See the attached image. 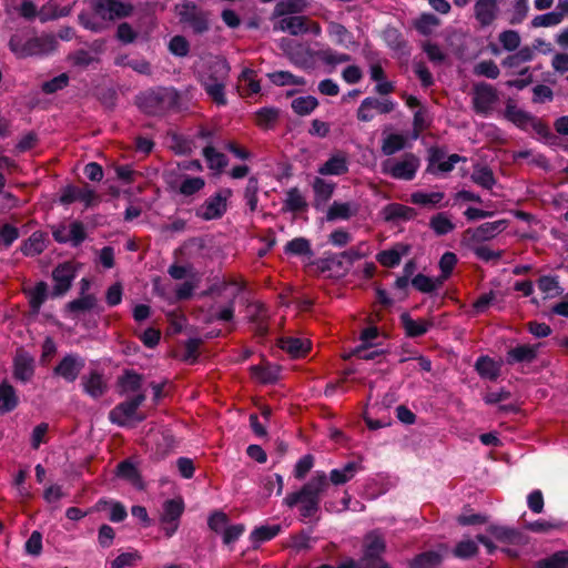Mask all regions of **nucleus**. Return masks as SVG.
<instances>
[{
	"label": "nucleus",
	"mask_w": 568,
	"mask_h": 568,
	"mask_svg": "<svg viewBox=\"0 0 568 568\" xmlns=\"http://www.w3.org/2000/svg\"><path fill=\"white\" fill-rule=\"evenodd\" d=\"M267 78L270 81L277 87H287V85H298L304 87L306 84V80L302 77L294 75L290 71H274L267 73Z\"/></svg>",
	"instance_id": "nucleus-38"
},
{
	"label": "nucleus",
	"mask_w": 568,
	"mask_h": 568,
	"mask_svg": "<svg viewBox=\"0 0 568 568\" xmlns=\"http://www.w3.org/2000/svg\"><path fill=\"white\" fill-rule=\"evenodd\" d=\"M184 511L182 498L168 499L162 505L160 514L161 528L166 538H171L180 526V518Z\"/></svg>",
	"instance_id": "nucleus-10"
},
{
	"label": "nucleus",
	"mask_w": 568,
	"mask_h": 568,
	"mask_svg": "<svg viewBox=\"0 0 568 568\" xmlns=\"http://www.w3.org/2000/svg\"><path fill=\"white\" fill-rule=\"evenodd\" d=\"M92 9L105 23L129 17L133 11V7L130 3L120 0H93Z\"/></svg>",
	"instance_id": "nucleus-11"
},
{
	"label": "nucleus",
	"mask_w": 568,
	"mask_h": 568,
	"mask_svg": "<svg viewBox=\"0 0 568 568\" xmlns=\"http://www.w3.org/2000/svg\"><path fill=\"white\" fill-rule=\"evenodd\" d=\"M477 552L478 546L471 539L459 541L453 550L454 556L460 559H468L470 557H474Z\"/></svg>",
	"instance_id": "nucleus-64"
},
{
	"label": "nucleus",
	"mask_w": 568,
	"mask_h": 568,
	"mask_svg": "<svg viewBox=\"0 0 568 568\" xmlns=\"http://www.w3.org/2000/svg\"><path fill=\"white\" fill-rule=\"evenodd\" d=\"M71 12V4L67 3L60 6V0H50L45 6L39 10V19L42 22L54 20L65 17Z\"/></svg>",
	"instance_id": "nucleus-30"
},
{
	"label": "nucleus",
	"mask_w": 568,
	"mask_h": 568,
	"mask_svg": "<svg viewBox=\"0 0 568 568\" xmlns=\"http://www.w3.org/2000/svg\"><path fill=\"white\" fill-rule=\"evenodd\" d=\"M285 253L292 255H312L311 244L304 237H296L287 242Z\"/></svg>",
	"instance_id": "nucleus-61"
},
{
	"label": "nucleus",
	"mask_w": 568,
	"mask_h": 568,
	"mask_svg": "<svg viewBox=\"0 0 568 568\" xmlns=\"http://www.w3.org/2000/svg\"><path fill=\"white\" fill-rule=\"evenodd\" d=\"M395 109V102L385 99L378 100L376 98H365L359 108L357 109V119L361 122H369L374 119L375 113L387 114Z\"/></svg>",
	"instance_id": "nucleus-14"
},
{
	"label": "nucleus",
	"mask_w": 568,
	"mask_h": 568,
	"mask_svg": "<svg viewBox=\"0 0 568 568\" xmlns=\"http://www.w3.org/2000/svg\"><path fill=\"white\" fill-rule=\"evenodd\" d=\"M307 7L306 0H281L275 6V13L277 16H285L292 13L303 12Z\"/></svg>",
	"instance_id": "nucleus-49"
},
{
	"label": "nucleus",
	"mask_w": 568,
	"mask_h": 568,
	"mask_svg": "<svg viewBox=\"0 0 568 568\" xmlns=\"http://www.w3.org/2000/svg\"><path fill=\"white\" fill-rule=\"evenodd\" d=\"M59 201L63 205L81 202L85 207H91L98 203L99 195L88 184L82 187L70 184L61 190Z\"/></svg>",
	"instance_id": "nucleus-12"
},
{
	"label": "nucleus",
	"mask_w": 568,
	"mask_h": 568,
	"mask_svg": "<svg viewBox=\"0 0 568 568\" xmlns=\"http://www.w3.org/2000/svg\"><path fill=\"white\" fill-rule=\"evenodd\" d=\"M85 362L78 354H67L61 358L58 365L53 368V374L61 377L67 383H73L78 379L81 371L84 368Z\"/></svg>",
	"instance_id": "nucleus-13"
},
{
	"label": "nucleus",
	"mask_w": 568,
	"mask_h": 568,
	"mask_svg": "<svg viewBox=\"0 0 568 568\" xmlns=\"http://www.w3.org/2000/svg\"><path fill=\"white\" fill-rule=\"evenodd\" d=\"M442 562V556L436 551H426L414 558L410 568H437Z\"/></svg>",
	"instance_id": "nucleus-51"
},
{
	"label": "nucleus",
	"mask_w": 568,
	"mask_h": 568,
	"mask_svg": "<svg viewBox=\"0 0 568 568\" xmlns=\"http://www.w3.org/2000/svg\"><path fill=\"white\" fill-rule=\"evenodd\" d=\"M363 469L359 462H348L341 468H334L329 471L327 480L329 486H342L351 481L358 471Z\"/></svg>",
	"instance_id": "nucleus-19"
},
{
	"label": "nucleus",
	"mask_w": 568,
	"mask_h": 568,
	"mask_svg": "<svg viewBox=\"0 0 568 568\" xmlns=\"http://www.w3.org/2000/svg\"><path fill=\"white\" fill-rule=\"evenodd\" d=\"M429 227L437 236H444L452 233L456 225L448 212H439L429 219Z\"/></svg>",
	"instance_id": "nucleus-34"
},
{
	"label": "nucleus",
	"mask_w": 568,
	"mask_h": 568,
	"mask_svg": "<svg viewBox=\"0 0 568 568\" xmlns=\"http://www.w3.org/2000/svg\"><path fill=\"white\" fill-rule=\"evenodd\" d=\"M116 474L133 485H138L141 481L136 467L130 460L121 462L116 467Z\"/></svg>",
	"instance_id": "nucleus-62"
},
{
	"label": "nucleus",
	"mask_w": 568,
	"mask_h": 568,
	"mask_svg": "<svg viewBox=\"0 0 568 568\" xmlns=\"http://www.w3.org/2000/svg\"><path fill=\"white\" fill-rule=\"evenodd\" d=\"M115 65L129 67L140 74H150L151 65L143 58H130L128 54H120L114 60Z\"/></svg>",
	"instance_id": "nucleus-40"
},
{
	"label": "nucleus",
	"mask_w": 568,
	"mask_h": 568,
	"mask_svg": "<svg viewBox=\"0 0 568 568\" xmlns=\"http://www.w3.org/2000/svg\"><path fill=\"white\" fill-rule=\"evenodd\" d=\"M203 156L211 170L221 171L227 165L226 156L213 146H205L203 149Z\"/></svg>",
	"instance_id": "nucleus-52"
},
{
	"label": "nucleus",
	"mask_w": 568,
	"mask_h": 568,
	"mask_svg": "<svg viewBox=\"0 0 568 568\" xmlns=\"http://www.w3.org/2000/svg\"><path fill=\"white\" fill-rule=\"evenodd\" d=\"M81 385L83 392L94 399L102 397L108 390V382L104 374L97 369H92L88 374H84L81 377Z\"/></svg>",
	"instance_id": "nucleus-16"
},
{
	"label": "nucleus",
	"mask_w": 568,
	"mask_h": 568,
	"mask_svg": "<svg viewBox=\"0 0 568 568\" xmlns=\"http://www.w3.org/2000/svg\"><path fill=\"white\" fill-rule=\"evenodd\" d=\"M247 312H248L251 321L256 324V332L260 335H265L268 329V327H267L268 312H267L266 306L261 302H254L247 306Z\"/></svg>",
	"instance_id": "nucleus-28"
},
{
	"label": "nucleus",
	"mask_w": 568,
	"mask_h": 568,
	"mask_svg": "<svg viewBox=\"0 0 568 568\" xmlns=\"http://www.w3.org/2000/svg\"><path fill=\"white\" fill-rule=\"evenodd\" d=\"M470 179L474 183L486 190H491L496 184V179L491 169L486 165L475 166Z\"/></svg>",
	"instance_id": "nucleus-41"
},
{
	"label": "nucleus",
	"mask_w": 568,
	"mask_h": 568,
	"mask_svg": "<svg viewBox=\"0 0 568 568\" xmlns=\"http://www.w3.org/2000/svg\"><path fill=\"white\" fill-rule=\"evenodd\" d=\"M291 106L297 115L306 116L318 106V100L313 95L298 97L292 101Z\"/></svg>",
	"instance_id": "nucleus-44"
},
{
	"label": "nucleus",
	"mask_w": 568,
	"mask_h": 568,
	"mask_svg": "<svg viewBox=\"0 0 568 568\" xmlns=\"http://www.w3.org/2000/svg\"><path fill=\"white\" fill-rule=\"evenodd\" d=\"M440 23V20L433 13H423L415 21V29L423 36L430 34Z\"/></svg>",
	"instance_id": "nucleus-50"
},
{
	"label": "nucleus",
	"mask_w": 568,
	"mask_h": 568,
	"mask_svg": "<svg viewBox=\"0 0 568 568\" xmlns=\"http://www.w3.org/2000/svg\"><path fill=\"white\" fill-rule=\"evenodd\" d=\"M97 304V298L91 295H82L81 297L73 300L68 303L67 308L69 312L73 314L83 313L87 311H91Z\"/></svg>",
	"instance_id": "nucleus-56"
},
{
	"label": "nucleus",
	"mask_w": 568,
	"mask_h": 568,
	"mask_svg": "<svg viewBox=\"0 0 568 568\" xmlns=\"http://www.w3.org/2000/svg\"><path fill=\"white\" fill-rule=\"evenodd\" d=\"M145 400L143 393L136 394L134 397L118 404L109 413L111 423L119 426H128L133 422H142L143 415L138 414V408Z\"/></svg>",
	"instance_id": "nucleus-6"
},
{
	"label": "nucleus",
	"mask_w": 568,
	"mask_h": 568,
	"mask_svg": "<svg viewBox=\"0 0 568 568\" xmlns=\"http://www.w3.org/2000/svg\"><path fill=\"white\" fill-rule=\"evenodd\" d=\"M400 323L405 329V334L413 338L425 335L434 325L429 320H414L408 313L400 315Z\"/></svg>",
	"instance_id": "nucleus-23"
},
{
	"label": "nucleus",
	"mask_w": 568,
	"mask_h": 568,
	"mask_svg": "<svg viewBox=\"0 0 568 568\" xmlns=\"http://www.w3.org/2000/svg\"><path fill=\"white\" fill-rule=\"evenodd\" d=\"M231 195L232 191L230 189H223L211 195L196 209V216L204 221L222 217L227 210V200Z\"/></svg>",
	"instance_id": "nucleus-9"
},
{
	"label": "nucleus",
	"mask_w": 568,
	"mask_h": 568,
	"mask_svg": "<svg viewBox=\"0 0 568 568\" xmlns=\"http://www.w3.org/2000/svg\"><path fill=\"white\" fill-rule=\"evenodd\" d=\"M487 530L497 540L504 542H516L520 538L518 530L505 526L490 525Z\"/></svg>",
	"instance_id": "nucleus-54"
},
{
	"label": "nucleus",
	"mask_w": 568,
	"mask_h": 568,
	"mask_svg": "<svg viewBox=\"0 0 568 568\" xmlns=\"http://www.w3.org/2000/svg\"><path fill=\"white\" fill-rule=\"evenodd\" d=\"M538 347L537 345H518L507 352L506 361L508 364H515V363H531L536 359L538 354Z\"/></svg>",
	"instance_id": "nucleus-25"
},
{
	"label": "nucleus",
	"mask_w": 568,
	"mask_h": 568,
	"mask_svg": "<svg viewBox=\"0 0 568 568\" xmlns=\"http://www.w3.org/2000/svg\"><path fill=\"white\" fill-rule=\"evenodd\" d=\"M278 344L283 351L296 358L306 355L311 348L310 342L300 337H282Z\"/></svg>",
	"instance_id": "nucleus-29"
},
{
	"label": "nucleus",
	"mask_w": 568,
	"mask_h": 568,
	"mask_svg": "<svg viewBox=\"0 0 568 568\" xmlns=\"http://www.w3.org/2000/svg\"><path fill=\"white\" fill-rule=\"evenodd\" d=\"M180 22L186 24L196 34L209 30V14L192 2H185L175 7Z\"/></svg>",
	"instance_id": "nucleus-7"
},
{
	"label": "nucleus",
	"mask_w": 568,
	"mask_h": 568,
	"mask_svg": "<svg viewBox=\"0 0 568 568\" xmlns=\"http://www.w3.org/2000/svg\"><path fill=\"white\" fill-rule=\"evenodd\" d=\"M280 531H281L280 525L260 526V527H256L251 532V540L254 544L264 542V541L273 539L275 536L278 535Z\"/></svg>",
	"instance_id": "nucleus-57"
},
{
	"label": "nucleus",
	"mask_w": 568,
	"mask_h": 568,
	"mask_svg": "<svg viewBox=\"0 0 568 568\" xmlns=\"http://www.w3.org/2000/svg\"><path fill=\"white\" fill-rule=\"evenodd\" d=\"M363 548L361 568H389L382 558L386 544L378 531L374 530L365 536Z\"/></svg>",
	"instance_id": "nucleus-5"
},
{
	"label": "nucleus",
	"mask_w": 568,
	"mask_h": 568,
	"mask_svg": "<svg viewBox=\"0 0 568 568\" xmlns=\"http://www.w3.org/2000/svg\"><path fill=\"white\" fill-rule=\"evenodd\" d=\"M230 65L225 60H216L211 62L207 68L197 74L201 85L207 87L219 82H227Z\"/></svg>",
	"instance_id": "nucleus-15"
},
{
	"label": "nucleus",
	"mask_w": 568,
	"mask_h": 568,
	"mask_svg": "<svg viewBox=\"0 0 568 568\" xmlns=\"http://www.w3.org/2000/svg\"><path fill=\"white\" fill-rule=\"evenodd\" d=\"M328 489L326 473L317 470L298 490L287 494L283 503L288 508L298 506L301 517L312 518L320 511L321 499Z\"/></svg>",
	"instance_id": "nucleus-1"
},
{
	"label": "nucleus",
	"mask_w": 568,
	"mask_h": 568,
	"mask_svg": "<svg viewBox=\"0 0 568 568\" xmlns=\"http://www.w3.org/2000/svg\"><path fill=\"white\" fill-rule=\"evenodd\" d=\"M284 205L291 212H301L307 207L305 197L297 187H292L286 192Z\"/></svg>",
	"instance_id": "nucleus-48"
},
{
	"label": "nucleus",
	"mask_w": 568,
	"mask_h": 568,
	"mask_svg": "<svg viewBox=\"0 0 568 568\" xmlns=\"http://www.w3.org/2000/svg\"><path fill=\"white\" fill-rule=\"evenodd\" d=\"M205 186V180L201 176H187L180 186L179 192L184 196H191L200 192Z\"/></svg>",
	"instance_id": "nucleus-59"
},
{
	"label": "nucleus",
	"mask_w": 568,
	"mask_h": 568,
	"mask_svg": "<svg viewBox=\"0 0 568 568\" xmlns=\"http://www.w3.org/2000/svg\"><path fill=\"white\" fill-rule=\"evenodd\" d=\"M120 387L124 393H136L142 386V376L133 371H126L119 379Z\"/></svg>",
	"instance_id": "nucleus-53"
},
{
	"label": "nucleus",
	"mask_w": 568,
	"mask_h": 568,
	"mask_svg": "<svg viewBox=\"0 0 568 568\" xmlns=\"http://www.w3.org/2000/svg\"><path fill=\"white\" fill-rule=\"evenodd\" d=\"M317 172L321 175H343L348 172V158L345 152L338 151L332 154L328 160L323 163Z\"/></svg>",
	"instance_id": "nucleus-20"
},
{
	"label": "nucleus",
	"mask_w": 568,
	"mask_h": 568,
	"mask_svg": "<svg viewBox=\"0 0 568 568\" xmlns=\"http://www.w3.org/2000/svg\"><path fill=\"white\" fill-rule=\"evenodd\" d=\"M405 138L402 134L392 133L384 138L382 143V152L385 155H393L405 148Z\"/></svg>",
	"instance_id": "nucleus-55"
},
{
	"label": "nucleus",
	"mask_w": 568,
	"mask_h": 568,
	"mask_svg": "<svg viewBox=\"0 0 568 568\" xmlns=\"http://www.w3.org/2000/svg\"><path fill=\"white\" fill-rule=\"evenodd\" d=\"M358 211V205L351 202H333L332 205L328 207V211L326 213V219L328 221H335V220H348L352 216H354Z\"/></svg>",
	"instance_id": "nucleus-32"
},
{
	"label": "nucleus",
	"mask_w": 568,
	"mask_h": 568,
	"mask_svg": "<svg viewBox=\"0 0 568 568\" xmlns=\"http://www.w3.org/2000/svg\"><path fill=\"white\" fill-rule=\"evenodd\" d=\"M470 95L474 112L481 116H489L499 102L497 89L487 82L474 83Z\"/></svg>",
	"instance_id": "nucleus-4"
},
{
	"label": "nucleus",
	"mask_w": 568,
	"mask_h": 568,
	"mask_svg": "<svg viewBox=\"0 0 568 568\" xmlns=\"http://www.w3.org/2000/svg\"><path fill=\"white\" fill-rule=\"evenodd\" d=\"M336 184L322 178H315L312 183L314 192V206L320 209L324 206L332 197Z\"/></svg>",
	"instance_id": "nucleus-24"
},
{
	"label": "nucleus",
	"mask_w": 568,
	"mask_h": 568,
	"mask_svg": "<svg viewBox=\"0 0 568 568\" xmlns=\"http://www.w3.org/2000/svg\"><path fill=\"white\" fill-rule=\"evenodd\" d=\"M419 168V160L413 153H406L400 160H387L383 164V172L397 180L410 181Z\"/></svg>",
	"instance_id": "nucleus-8"
},
{
	"label": "nucleus",
	"mask_w": 568,
	"mask_h": 568,
	"mask_svg": "<svg viewBox=\"0 0 568 568\" xmlns=\"http://www.w3.org/2000/svg\"><path fill=\"white\" fill-rule=\"evenodd\" d=\"M505 116L520 128L528 125L534 120L529 113L517 108L511 101L506 104Z\"/></svg>",
	"instance_id": "nucleus-42"
},
{
	"label": "nucleus",
	"mask_w": 568,
	"mask_h": 568,
	"mask_svg": "<svg viewBox=\"0 0 568 568\" xmlns=\"http://www.w3.org/2000/svg\"><path fill=\"white\" fill-rule=\"evenodd\" d=\"M474 13L481 27L490 26L497 18L498 0H477L474 6Z\"/></svg>",
	"instance_id": "nucleus-21"
},
{
	"label": "nucleus",
	"mask_w": 568,
	"mask_h": 568,
	"mask_svg": "<svg viewBox=\"0 0 568 568\" xmlns=\"http://www.w3.org/2000/svg\"><path fill=\"white\" fill-rule=\"evenodd\" d=\"M444 197L445 194L443 192L426 193L417 191L410 194V202L416 205L433 207L438 205Z\"/></svg>",
	"instance_id": "nucleus-45"
},
{
	"label": "nucleus",
	"mask_w": 568,
	"mask_h": 568,
	"mask_svg": "<svg viewBox=\"0 0 568 568\" xmlns=\"http://www.w3.org/2000/svg\"><path fill=\"white\" fill-rule=\"evenodd\" d=\"M307 18L304 16H287L283 17L277 24L275 30L287 32L292 36H298L306 33Z\"/></svg>",
	"instance_id": "nucleus-26"
},
{
	"label": "nucleus",
	"mask_w": 568,
	"mask_h": 568,
	"mask_svg": "<svg viewBox=\"0 0 568 568\" xmlns=\"http://www.w3.org/2000/svg\"><path fill=\"white\" fill-rule=\"evenodd\" d=\"M507 227V221L499 220L486 222L474 230H467L471 234V239L477 242H485L494 239Z\"/></svg>",
	"instance_id": "nucleus-22"
},
{
	"label": "nucleus",
	"mask_w": 568,
	"mask_h": 568,
	"mask_svg": "<svg viewBox=\"0 0 568 568\" xmlns=\"http://www.w3.org/2000/svg\"><path fill=\"white\" fill-rule=\"evenodd\" d=\"M475 368L481 378L496 381L500 375V364L488 356H480Z\"/></svg>",
	"instance_id": "nucleus-36"
},
{
	"label": "nucleus",
	"mask_w": 568,
	"mask_h": 568,
	"mask_svg": "<svg viewBox=\"0 0 568 568\" xmlns=\"http://www.w3.org/2000/svg\"><path fill=\"white\" fill-rule=\"evenodd\" d=\"M383 215L385 221H409L416 216V212L413 207L399 204L390 203L383 209Z\"/></svg>",
	"instance_id": "nucleus-27"
},
{
	"label": "nucleus",
	"mask_w": 568,
	"mask_h": 568,
	"mask_svg": "<svg viewBox=\"0 0 568 568\" xmlns=\"http://www.w3.org/2000/svg\"><path fill=\"white\" fill-rule=\"evenodd\" d=\"M180 94L173 88H158L138 97L139 108L151 115H159L178 108Z\"/></svg>",
	"instance_id": "nucleus-3"
},
{
	"label": "nucleus",
	"mask_w": 568,
	"mask_h": 568,
	"mask_svg": "<svg viewBox=\"0 0 568 568\" xmlns=\"http://www.w3.org/2000/svg\"><path fill=\"white\" fill-rule=\"evenodd\" d=\"M535 57V51L530 47H523L516 53L506 57L501 64L504 68L517 69L521 64L530 62Z\"/></svg>",
	"instance_id": "nucleus-39"
},
{
	"label": "nucleus",
	"mask_w": 568,
	"mask_h": 568,
	"mask_svg": "<svg viewBox=\"0 0 568 568\" xmlns=\"http://www.w3.org/2000/svg\"><path fill=\"white\" fill-rule=\"evenodd\" d=\"M75 276L74 268L70 263L58 265L52 272L54 281L53 296H61L69 291Z\"/></svg>",
	"instance_id": "nucleus-17"
},
{
	"label": "nucleus",
	"mask_w": 568,
	"mask_h": 568,
	"mask_svg": "<svg viewBox=\"0 0 568 568\" xmlns=\"http://www.w3.org/2000/svg\"><path fill=\"white\" fill-rule=\"evenodd\" d=\"M505 295L501 292L490 291L481 294L474 303L473 308L476 313H484L490 305L497 306L499 311L504 308Z\"/></svg>",
	"instance_id": "nucleus-33"
},
{
	"label": "nucleus",
	"mask_w": 568,
	"mask_h": 568,
	"mask_svg": "<svg viewBox=\"0 0 568 568\" xmlns=\"http://www.w3.org/2000/svg\"><path fill=\"white\" fill-rule=\"evenodd\" d=\"M327 32L331 38L338 45L347 47L353 42V34L341 23L338 22H329L327 27Z\"/></svg>",
	"instance_id": "nucleus-47"
},
{
	"label": "nucleus",
	"mask_w": 568,
	"mask_h": 568,
	"mask_svg": "<svg viewBox=\"0 0 568 568\" xmlns=\"http://www.w3.org/2000/svg\"><path fill=\"white\" fill-rule=\"evenodd\" d=\"M47 247V234L40 231L33 232L21 245V252L26 256L41 254Z\"/></svg>",
	"instance_id": "nucleus-31"
},
{
	"label": "nucleus",
	"mask_w": 568,
	"mask_h": 568,
	"mask_svg": "<svg viewBox=\"0 0 568 568\" xmlns=\"http://www.w3.org/2000/svg\"><path fill=\"white\" fill-rule=\"evenodd\" d=\"M537 568H568V551H557L548 558L538 560Z\"/></svg>",
	"instance_id": "nucleus-58"
},
{
	"label": "nucleus",
	"mask_w": 568,
	"mask_h": 568,
	"mask_svg": "<svg viewBox=\"0 0 568 568\" xmlns=\"http://www.w3.org/2000/svg\"><path fill=\"white\" fill-rule=\"evenodd\" d=\"M318 59L328 65H336L351 61V55L346 53H338L333 49H324L317 53Z\"/></svg>",
	"instance_id": "nucleus-63"
},
{
	"label": "nucleus",
	"mask_w": 568,
	"mask_h": 568,
	"mask_svg": "<svg viewBox=\"0 0 568 568\" xmlns=\"http://www.w3.org/2000/svg\"><path fill=\"white\" fill-rule=\"evenodd\" d=\"M30 307L34 313H38L48 297V285L44 282H39L34 287L27 291Z\"/></svg>",
	"instance_id": "nucleus-43"
},
{
	"label": "nucleus",
	"mask_w": 568,
	"mask_h": 568,
	"mask_svg": "<svg viewBox=\"0 0 568 568\" xmlns=\"http://www.w3.org/2000/svg\"><path fill=\"white\" fill-rule=\"evenodd\" d=\"M57 44L55 38L50 34L27 37L23 33H16L9 41L10 50L18 58L49 54L55 50Z\"/></svg>",
	"instance_id": "nucleus-2"
},
{
	"label": "nucleus",
	"mask_w": 568,
	"mask_h": 568,
	"mask_svg": "<svg viewBox=\"0 0 568 568\" xmlns=\"http://www.w3.org/2000/svg\"><path fill=\"white\" fill-rule=\"evenodd\" d=\"M474 74L477 77H485L487 79H497L499 77V68L493 60H484L474 67Z\"/></svg>",
	"instance_id": "nucleus-60"
},
{
	"label": "nucleus",
	"mask_w": 568,
	"mask_h": 568,
	"mask_svg": "<svg viewBox=\"0 0 568 568\" xmlns=\"http://www.w3.org/2000/svg\"><path fill=\"white\" fill-rule=\"evenodd\" d=\"M34 373L33 358L28 354H19L14 358L13 375L17 379L28 382Z\"/></svg>",
	"instance_id": "nucleus-35"
},
{
	"label": "nucleus",
	"mask_w": 568,
	"mask_h": 568,
	"mask_svg": "<svg viewBox=\"0 0 568 568\" xmlns=\"http://www.w3.org/2000/svg\"><path fill=\"white\" fill-rule=\"evenodd\" d=\"M412 246L407 243H395L390 248L381 251L376 254V261L384 267H395L399 265L403 256L409 254Z\"/></svg>",
	"instance_id": "nucleus-18"
},
{
	"label": "nucleus",
	"mask_w": 568,
	"mask_h": 568,
	"mask_svg": "<svg viewBox=\"0 0 568 568\" xmlns=\"http://www.w3.org/2000/svg\"><path fill=\"white\" fill-rule=\"evenodd\" d=\"M19 403L18 395L12 385L6 381L0 384V413L6 414L12 412Z\"/></svg>",
	"instance_id": "nucleus-37"
},
{
	"label": "nucleus",
	"mask_w": 568,
	"mask_h": 568,
	"mask_svg": "<svg viewBox=\"0 0 568 568\" xmlns=\"http://www.w3.org/2000/svg\"><path fill=\"white\" fill-rule=\"evenodd\" d=\"M79 22L83 28L93 32H102L108 28V23L93 9L92 12H81L79 14Z\"/></svg>",
	"instance_id": "nucleus-46"
}]
</instances>
